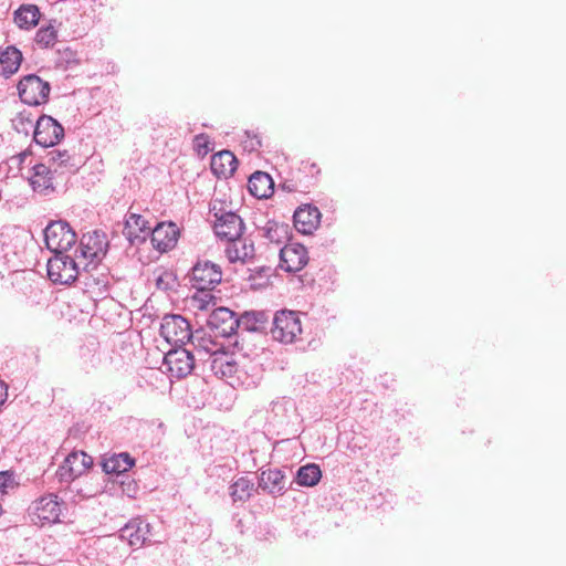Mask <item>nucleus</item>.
<instances>
[{
	"mask_svg": "<svg viewBox=\"0 0 566 566\" xmlns=\"http://www.w3.org/2000/svg\"><path fill=\"white\" fill-rule=\"evenodd\" d=\"M30 247H34L31 231L19 226H6L0 232V260L8 273L32 265Z\"/></svg>",
	"mask_w": 566,
	"mask_h": 566,
	"instance_id": "1",
	"label": "nucleus"
},
{
	"mask_svg": "<svg viewBox=\"0 0 566 566\" xmlns=\"http://www.w3.org/2000/svg\"><path fill=\"white\" fill-rule=\"evenodd\" d=\"M270 333L275 342L283 345L302 343L303 325L300 313L291 310L275 312Z\"/></svg>",
	"mask_w": 566,
	"mask_h": 566,
	"instance_id": "2",
	"label": "nucleus"
},
{
	"mask_svg": "<svg viewBox=\"0 0 566 566\" xmlns=\"http://www.w3.org/2000/svg\"><path fill=\"white\" fill-rule=\"evenodd\" d=\"M108 249L106 235L99 231L87 232L80 239L78 245L74 249L73 254L83 265V270L88 272L96 268L105 258Z\"/></svg>",
	"mask_w": 566,
	"mask_h": 566,
	"instance_id": "3",
	"label": "nucleus"
},
{
	"mask_svg": "<svg viewBox=\"0 0 566 566\" xmlns=\"http://www.w3.org/2000/svg\"><path fill=\"white\" fill-rule=\"evenodd\" d=\"M48 277L54 284L61 285H70L76 280H81V272L83 270V265L76 259V256L71 253H53L48 260Z\"/></svg>",
	"mask_w": 566,
	"mask_h": 566,
	"instance_id": "4",
	"label": "nucleus"
},
{
	"mask_svg": "<svg viewBox=\"0 0 566 566\" xmlns=\"http://www.w3.org/2000/svg\"><path fill=\"white\" fill-rule=\"evenodd\" d=\"M44 243L52 253H70L77 241V235L65 220H53L43 229Z\"/></svg>",
	"mask_w": 566,
	"mask_h": 566,
	"instance_id": "5",
	"label": "nucleus"
},
{
	"mask_svg": "<svg viewBox=\"0 0 566 566\" xmlns=\"http://www.w3.org/2000/svg\"><path fill=\"white\" fill-rule=\"evenodd\" d=\"M65 509L64 502L54 493L45 494L29 506V515L34 524L44 526L61 522V515Z\"/></svg>",
	"mask_w": 566,
	"mask_h": 566,
	"instance_id": "6",
	"label": "nucleus"
},
{
	"mask_svg": "<svg viewBox=\"0 0 566 566\" xmlns=\"http://www.w3.org/2000/svg\"><path fill=\"white\" fill-rule=\"evenodd\" d=\"M222 280L221 268L211 261H198L191 268V287L201 293L205 297L212 298L209 291L213 290Z\"/></svg>",
	"mask_w": 566,
	"mask_h": 566,
	"instance_id": "7",
	"label": "nucleus"
},
{
	"mask_svg": "<svg viewBox=\"0 0 566 566\" xmlns=\"http://www.w3.org/2000/svg\"><path fill=\"white\" fill-rule=\"evenodd\" d=\"M22 103L29 106H40L49 101L51 85L36 74L24 75L17 85Z\"/></svg>",
	"mask_w": 566,
	"mask_h": 566,
	"instance_id": "8",
	"label": "nucleus"
},
{
	"mask_svg": "<svg viewBox=\"0 0 566 566\" xmlns=\"http://www.w3.org/2000/svg\"><path fill=\"white\" fill-rule=\"evenodd\" d=\"M160 335L175 347H184L193 337L189 322L177 314L164 316Z\"/></svg>",
	"mask_w": 566,
	"mask_h": 566,
	"instance_id": "9",
	"label": "nucleus"
},
{
	"mask_svg": "<svg viewBox=\"0 0 566 566\" xmlns=\"http://www.w3.org/2000/svg\"><path fill=\"white\" fill-rule=\"evenodd\" d=\"M211 347L196 348L197 355L203 359L205 355H209L208 363L211 371L220 378H233L239 373L237 363L226 352H219L217 344L208 340Z\"/></svg>",
	"mask_w": 566,
	"mask_h": 566,
	"instance_id": "10",
	"label": "nucleus"
},
{
	"mask_svg": "<svg viewBox=\"0 0 566 566\" xmlns=\"http://www.w3.org/2000/svg\"><path fill=\"white\" fill-rule=\"evenodd\" d=\"M216 221L213 226L214 233L218 238L227 240V243L240 238L244 230V223L240 216L232 211H217L216 205L210 208Z\"/></svg>",
	"mask_w": 566,
	"mask_h": 566,
	"instance_id": "11",
	"label": "nucleus"
},
{
	"mask_svg": "<svg viewBox=\"0 0 566 566\" xmlns=\"http://www.w3.org/2000/svg\"><path fill=\"white\" fill-rule=\"evenodd\" d=\"M195 354L185 347H175L164 357L163 367L171 377L184 378L195 368Z\"/></svg>",
	"mask_w": 566,
	"mask_h": 566,
	"instance_id": "12",
	"label": "nucleus"
},
{
	"mask_svg": "<svg viewBox=\"0 0 566 566\" xmlns=\"http://www.w3.org/2000/svg\"><path fill=\"white\" fill-rule=\"evenodd\" d=\"M64 137L63 126L49 115H41L35 122L33 139L41 147H53Z\"/></svg>",
	"mask_w": 566,
	"mask_h": 566,
	"instance_id": "13",
	"label": "nucleus"
},
{
	"mask_svg": "<svg viewBox=\"0 0 566 566\" xmlns=\"http://www.w3.org/2000/svg\"><path fill=\"white\" fill-rule=\"evenodd\" d=\"M209 327L216 336L231 337L240 328L239 316L227 307H218L208 318Z\"/></svg>",
	"mask_w": 566,
	"mask_h": 566,
	"instance_id": "14",
	"label": "nucleus"
},
{
	"mask_svg": "<svg viewBox=\"0 0 566 566\" xmlns=\"http://www.w3.org/2000/svg\"><path fill=\"white\" fill-rule=\"evenodd\" d=\"M308 262L306 248L301 243L290 242L280 249V268L289 273L301 271Z\"/></svg>",
	"mask_w": 566,
	"mask_h": 566,
	"instance_id": "15",
	"label": "nucleus"
},
{
	"mask_svg": "<svg viewBox=\"0 0 566 566\" xmlns=\"http://www.w3.org/2000/svg\"><path fill=\"white\" fill-rule=\"evenodd\" d=\"M150 524L140 518L135 517L128 521L119 531L118 536L123 541H127L130 546H143L151 542Z\"/></svg>",
	"mask_w": 566,
	"mask_h": 566,
	"instance_id": "16",
	"label": "nucleus"
},
{
	"mask_svg": "<svg viewBox=\"0 0 566 566\" xmlns=\"http://www.w3.org/2000/svg\"><path fill=\"white\" fill-rule=\"evenodd\" d=\"M258 480L259 488L274 497L289 490L285 473L281 469H260Z\"/></svg>",
	"mask_w": 566,
	"mask_h": 566,
	"instance_id": "17",
	"label": "nucleus"
},
{
	"mask_svg": "<svg viewBox=\"0 0 566 566\" xmlns=\"http://www.w3.org/2000/svg\"><path fill=\"white\" fill-rule=\"evenodd\" d=\"M149 235L154 249L163 253L176 247L179 229L172 222H160L157 223Z\"/></svg>",
	"mask_w": 566,
	"mask_h": 566,
	"instance_id": "18",
	"label": "nucleus"
},
{
	"mask_svg": "<svg viewBox=\"0 0 566 566\" xmlns=\"http://www.w3.org/2000/svg\"><path fill=\"white\" fill-rule=\"evenodd\" d=\"M321 212L317 207L306 203L298 207L293 214L295 229L303 234H312L321 223Z\"/></svg>",
	"mask_w": 566,
	"mask_h": 566,
	"instance_id": "19",
	"label": "nucleus"
},
{
	"mask_svg": "<svg viewBox=\"0 0 566 566\" xmlns=\"http://www.w3.org/2000/svg\"><path fill=\"white\" fill-rule=\"evenodd\" d=\"M151 230L144 216L133 212L126 216L124 234L132 244L143 243L150 234Z\"/></svg>",
	"mask_w": 566,
	"mask_h": 566,
	"instance_id": "20",
	"label": "nucleus"
},
{
	"mask_svg": "<svg viewBox=\"0 0 566 566\" xmlns=\"http://www.w3.org/2000/svg\"><path fill=\"white\" fill-rule=\"evenodd\" d=\"M46 163L59 175L74 174L78 170L81 161L78 157L71 155L67 150L53 149L46 155Z\"/></svg>",
	"mask_w": 566,
	"mask_h": 566,
	"instance_id": "21",
	"label": "nucleus"
},
{
	"mask_svg": "<svg viewBox=\"0 0 566 566\" xmlns=\"http://www.w3.org/2000/svg\"><path fill=\"white\" fill-rule=\"evenodd\" d=\"M32 171L29 180L35 192L49 195L54 190L53 180L57 174L49 164H35Z\"/></svg>",
	"mask_w": 566,
	"mask_h": 566,
	"instance_id": "22",
	"label": "nucleus"
},
{
	"mask_svg": "<svg viewBox=\"0 0 566 566\" xmlns=\"http://www.w3.org/2000/svg\"><path fill=\"white\" fill-rule=\"evenodd\" d=\"M101 465L106 474H115L119 479L135 465V459L127 452L104 454Z\"/></svg>",
	"mask_w": 566,
	"mask_h": 566,
	"instance_id": "23",
	"label": "nucleus"
},
{
	"mask_svg": "<svg viewBox=\"0 0 566 566\" xmlns=\"http://www.w3.org/2000/svg\"><path fill=\"white\" fill-rule=\"evenodd\" d=\"M226 256L229 262H247L254 256V244L251 240L238 238L232 242L227 243L224 250Z\"/></svg>",
	"mask_w": 566,
	"mask_h": 566,
	"instance_id": "24",
	"label": "nucleus"
},
{
	"mask_svg": "<svg viewBox=\"0 0 566 566\" xmlns=\"http://www.w3.org/2000/svg\"><path fill=\"white\" fill-rule=\"evenodd\" d=\"M271 318L269 311H245L239 316L240 328L245 332H263L268 328Z\"/></svg>",
	"mask_w": 566,
	"mask_h": 566,
	"instance_id": "25",
	"label": "nucleus"
},
{
	"mask_svg": "<svg viewBox=\"0 0 566 566\" xmlns=\"http://www.w3.org/2000/svg\"><path fill=\"white\" fill-rule=\"evenodd\" d=\"M248 189L253 197L266 199L274 192V181L268 172L255 171L249 178Z\"/></svg>",
	"mask_w": 566,
	"mask_h": 566,
	"instance_id": "26",
	"label": "nucleus"
},
{
	"mask_svg": "<svg viewBox=\"0 0 566 566\" xmlns=\"http://www.w3.org/2000/svg\"><path fill=\"white\" fill-rule=\"evenodd\" d=\"M238 160L229 150H222L214 154L211 158V170L217 177L227 178L237 170Z\"/></svg>",
	"mask_w": 566,
	"mask_h": 566,
	"instance_id": "27",
	"label": "nucleus"
},
{
	"mask_svg": "<svg viewBox=\"0 0 566 566\" xmlns=\"http://www.w3.org/2000/svg\"><path fill=\"white\" fill-rule=\"evenodd\" d=\"M22 62V53L15 46H7L0 52V74L10 77L18 72Z\"/></svg>",
	"mask_w": 566,
	"mask_h": 566,
	"instance_id": "28",
	"label": "nucleus"
},
{
	"mask_svg": "<svg viewBox=\"0 0 566 566\" xmlns=\"http://www.w3.org/2000/svg\"><path fill=\"white\" fill-rule=\"evenodd\" d=\"M105 268L98 263L96 268L90 269L88 272L82 270L81 280L86 286H95L99 292L106 291L109 285L108 274L104 272Z\"/></svg>",
	"mask_w": 566,
	"mask_h": 566,
	"instance_id": "29",
	"label": "nucleus"
},
{
	"mask_svg": "<svg viewBox=\"0 0 566 566\" xmlns=\"http://www.w3.org/2000/svg\"><path fill=\"white\" fill-rule=\"evenodd\" d=\"M39 19L40 11L34 4H23L14 12V22L21 29L35 27Z\"/></svg>",
	"mask_w": 566,
	"mask_h": 566,
	"instance_id": "30",
	"label": "nucleus"
},
{
	"mask_svg": "<svg viewBox=\"0 0 566 566\" xmlns=\"http://www.w3.org/2000/svg\"><path fill=\"white\" fill-rule=\"evenodd\" d=\"M322 478L321 468L315 463L302 465L296 471L295 483L300 486H315Z\"/></svg>",
	"mask_w": 566,
	"mask_h": 566,
	"instance_id": "31",
	"label": "nucleus"
},
{
	"mask_svg": "<svg viewBox=\"0 0 566 566\" xmlns=\"http://www.w3.org/2000/svg\"><path fill=\"white\" fill-rule=\"evenodd\" d=\"M253 490V482L245 476L239 478L229 486L230 496L234 503L249 501L252 496Z\"/></svg>",
	"mask_w": 566,
	"mask_h": 566,
	"instance_id": "32",
	"label": "nucleus"
},
{
	"mask_svg": "<svg viewBox=\"0 0 566 566\" xmlns=\"http://www.w3.org/2000/svg\"><path fill=\"white\" fill-rule=\"evenodd\" d=\"M290 228L285 223L269 220L263 228V237L270 242L281 244L289 238Z\"/></svg>",
	"mask_w": 566,
	"mask_h": 566,
	"instance_id": "33",
	"label": "nucleus"
},
{
	"mask_svg": "<svg viewBox=\"0 0 566 566\" xmlns=\"http://www.w3.org/2000/svg\"><path fill=\"white\" fill-rule=\"evenodd\" d=\"M67 463L71 464V474L80 476L93 465V458L84 451H73L67 455Z\"/></svg>",
	"mask_w": 566,
	"mask_h": 566,
	"instance_id": "34",
	"label": "nucleus"
},
{
	"mask_svg": "<svg viewBox=\"0 0 566 566\" xmlns=\"http://www.w3.org/2000/svg\"><path fill=\"white\" fill-rule=\"evenodd\" d=\"M78 63L80 61L77 59V53L69 46L62 50H57L55 59V64L57 67L63 70H72L74 66L78 65Z\"/></svg>",
	"mask_w": 566,
	"mask_h": 566,
	"instance_id": "35",
	"label": "nucleus"
},
{
	"mask_svg": "<svg viewBox=\"0 0 566 566\" xmlns=\"http://www.w3.org/2000/svg\"><path fill=\"white\" fill-rule=\"evenodd\" d=\"M57 39L56 30L50 24L41 27L35 34L34 42L38 46L48 49L55 44Z\"/></svg>",
	"mask_w": 566,
	"mask_h": 566,
	"instance_id": "36",
	"label": "nucleus"
},
{
	"mask_svg": "<svg viewBox=\"0 0 566 566\" xmlns=\"http://www.w3.org/2000/svg\"><path fill=\"white\" fill-rule=\"evenodd\" d=\"M12 125L14 129L19 133L29 134L30 130H34V120L32 118V114L28 111L20 112L13 119Z\"/></svg>",
	"mask_w": 566,
	"mask_h": 566,
	"instance_id": "37",
	"label": "nucleus"
},
{
	"mask_svg": "<svg viewBox=\"0 0 566 566\" xmlns=\"http://www.w3.org/2000/svg\"><path fill=\"white\" fill-rule=\"evenodd\" d=\"M19 486L13 471H0V499Z\"/></svg>",
	"mask_w": 566,
	"mask_h": 566,
	"instance_id": "38",
	"label": "nucleus"
},
{
	"mask_svg": "<svg viewBox=\"0 0 566 566\" xmlns=\"http://www.w3.org/2000/svg\"><path fill=\"white\" fill-rule=\"evenodd\" d=\"M156 286L161 291H172L177 286V276L170 271H165L156 279Z\"/></svg>",
	"mask_w": 566,
	"mask_h": 566,
	"instance_id": "39",
	"label": "nucleus"
},
{
	"mask_svg": "<svg viewBox=\"0 0 566 566\" xmlns=\"http://www.w3.org/2000/svg\"><path fill=\"white\" fill-rule=\"evenodd\" d=\"M117 482L120 485L123 494L127 495L130 499L136 497L138 493V485L133 479H130L129 475H123L122 478L117 479Z\"/></svg>",
	"mask_w": 566,
	"mask_h": 566,
	"instance_id": "40",
	"label": "nucleus"
},
{
	"mask_svg": "<svg viewBox=\"0 0 566 566\" xmlns=\"http://www.w3.org/2000/svg\"><path fill=\"white\" fill-rule=\"evenodd\" d=\"M247 139L244 140V148L254 151L258 150L261 146V139L258 134L252 133L250 130H245Z\"/></svg>",
	"mask_w": 566,
	"mask_h": 566,
	"instance_id": "41",
	"label": "nucleus"
},
{
	"mask_svg": "<svg viewBox=\"0 0 566 566\" xmlns=\"http://www.w3.org/2000/svg\"><path fill=\"white\" fill-rule=\"evenodd\" d=\"M193 146L198 150V153L207 154L209 148V137L206 134H198L193 138Z\"/></svg>",
	"mask_w": 566,
	"mask_h": 566,
	"instance_id": "42",
	"label": "nucleus"
},
{
	"mask_svg": "<svg viewBox=\"0 0 566 566\" xmlns=\"http://www.w3.org/2000/svg\"><path fill=\"white\" fill-rule=\"evenodd\" d=\"M70 467H71V464L67 463V458H66L64 463L62 465H60L56 471V476L59 478L60 481L69 482L76 478V476H73V474H71Z\"/></svg>",
	"mask_w": 566,
	"mask_h": 566,
	"instance_id": "43",
	"label": "nucleus"
},
{
	"mask_svg": "<svg viewBox=\"0 0 566 566\" xmlns=\"http://www.w3.org/2000/svg\"><path fill=\"white\" fill-rule=\"evenodd\" d=\"M282 188L289 192L301 191L300 186L296 181L290 180L282 184Z\"/></svg>",
	"mask_w": 566,
	"mask_h": 566,
	"instance_id": "44",
	"label": "nucleus"
},
{
	"mask_svg": "<svg viewBox=\"0 0 566 566\" xmlns=\"http://www.w3.org/2000/svg\"><path fill=\"white\" fill-rule=\"evenodd\" d=\"M304 169H310V172L312 174V176L314 175H317L319 172V169L318 167L316 166V164H305L303 166Z\"/></svg>",
	"mask_w": 566,
	"mask_h": 566,
	"instance_id": "45",
	"label": "nucleus"
}]
</instances>
